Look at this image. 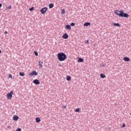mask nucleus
I'll list each match as a JSON object with an SVG mask.
<instances>
[{
	"label": "nucleus",
	"mask_w": 131,
	"mask_h": 131,
	"mask_svg": "<svg viewBox=\"0 0 131 131\" xmlns=\"http://www.w3.org/2000/svg\"><path fill=\"white\" fill-rule=\"evenodd\" d=\"M57 58L60 62L65 61L67 59V56L63 52H60L57 54Z\"/></svg>",
	"instance_id": "2"
},
{
	"label": "nucleus",
	"mask_w": 131,
	"mask_h": 131,
	"mask_svg": "<svg viewBox=\"0 0 131 131\" xmlns=\"http://www.w3.org/2000/svg\"><path fill=\"white\" fill-rule=\"evenodd\" d=\"M62 109H66V106H63L62 107Z\"/></svg>",
	"instance_id": "28"
},
{
	"label": "nucleus",
	"mask_w": 131,
	"mask_h": 131,
	"mask_svg": "<svg viewBox=\"0 0 131 131\" xmlns=\"http://www.w3.org/2000/svg\"><path fill=\"white\" fill-rule=\"evenodd\" d=\"M123 60L125 61V62H129V61H130V59L127 57H124L123 58Z\"/></svg>",
	"instance_id": "6"
},
{
	"label": "nucleus",
	"mask_w": 131,
	"mask_h": 131,
	"mask_svg": "<svg viewBox=\"0 0 131 131\" xmlns=\"http://www.w3.org/2000/svg\"><path fill=\"white\" fill-rule=\"evenodd\" d=\"M5 34H8V31H6L5 32H4Z\"/></svg>",
	"instance_id": "30"
},
{
	"label": "nucleus",
	"mask_w": 131,
	"mask_h": 131,
	"mask_svg": "<svg viewBox=\"0 0 131 131\" xmlns=\"http://www.w3.org/2000/svg\"><path fill=\"white\" fill-rule=\"evenodd\" d=\"M36 122L38 123L39 122H40V118L39 117H37L35 118Z\"/></svg>",
	"instance_id": "12"
},
{
	"label": "nucleus",
	"mask_w": 131,
	"mask_h": 131,
	"mask_svg": "<svg viewBox=\"0 0 131 131\" xmlns=\"http://www.w3.org/2000/svg\"><path fill=\"white\" fill-rule=\"evenodd\" d=\"M113 25H114V26H117V27H120V24H119V23H113Z\"/></svg>",
	"instance_id": "11"
},
{
	"label": "nucleus",
	"mask_w": 131,
	"mask_h": 131,
	"mask_svg": "<svg viewBox=\"0 0 131 131\" xmlns=\"http://www.w3.org/2000/svg\"><path fill=\"white\" fill-rule=\"evenodd\" d=\"M49 8L50 9H52V8H54V4H50L49 5Z\"/></svg>",
	"instance_id": "20"
},
{
	"label": "nucleus",
	"mask_w": 131,
	"mask_h": 131,
	"mask_svg": "<svg viewBox=\"0 0 131 131\" xmlns=\"http://www.w3.org/2000/svg\"><path fill=\"white\" fill-rule=\"evenodd\" d=\"M8 77H9V78H12L13 76L11 74H9Z\"/></svg>",
	"instance_id": "26"
},
{
	"label": "nucleus",
	"mask_w": 131,
	"mask_h": 131,
	"mask_svg": "<svg viewBox=\"0 0 131 131\" xmlns=\"http://www.w3.org/2000/svg\"><path fill=\"white\" fill-rule=\"evenodd\" d=\"M62 38H64V39H67L68 38V34L67 33H65L62 35Z\"/></svg>",
	"instance_id": "9"
},
{
	"label": "nucleus",
	"mask_w": 131,
	"mask_h": 131,
	"mask_svg": "<svg viewBox=\"0 0 131 131\" xmlns=\"http://www.w3.org/2000/svg\"><path fill=\"white\" fill-rule=\"evenodd\" d=\"M47 11H48V8L44 7L40 9V12L42 14H45V13L47 12Z\"/></svg>",
	"instance_id": "3"
},
{
	"label": "nucleus",
	"mask_w": 131,
	"mask_h": 131,
	"mask_svg": "<svg viewBox=\"0 0 131 131\" xmlns=\"http://www.w3.org/2000/svg\"><path fill=\"white\" fill-rule=\"evenodd\" d=\"M78 63L81 62H83V59L81 58H78Z\"/></svg>",
	"instance_id": "15"
},
{
	"label": "nucleus",
	"mask_w": 131,
	"mask_h": 131,
	"mask_svg": "<svg viewBox=\"0 0 131 131\" xmlns=\"http://www.w3.org/2000/svg\"><path fill=\"white\" fill-rule=\"evenodd\" d=\"M7 127L8 128H10V126H7Z\"/></svg>",
	"instance_id": "35"
},
{
	"label": "nucleus",
	"mask_w": 131,
	"mask_h": 131,
	"mask_svg": "<svg viewBox=\"0 0 131 131\" xmlns=\"http://www.w3.org/2000/svg\"><path fill=\"white\" fill-rule=\"evenodd\" d=\"M67 80H68V81H70V80H71V77H70V76H67Z\"/></svg>",
	"instance_id": "18"
},
{
	"label": "nucleus",
	"mask_w": 131,
	"mask_h": 131,
	"mask_svg": "<svg viewBox=\"0 0 131 131\" xmlns=\"http://www.w3.org/2000/svg\"><path fill=\"white\" fill-rule=\"evenodd\" d=\"M0 28H1V27H0Z\"/></svg>",
	"instance_id": "36"
},
{
	"label": "nucleus",
	"mask_w": 131,
	"mask_h": 131,
	"mask_svg": "<svg viewBox=\"0 0 131 131\" xmlns=\"http://www.w3.org/2000/svg\"><path fill=\"white\" fill-rule=\"evenodd\" d=\"M122 127H125V125L124 124H123L122 125Z\"/></svg>",
	"instance_id": "29"
},
{
	"label": "nucleus",
	"mask_w": 131,
	"mask_h": 131,
	"mask_svg": "<svg viewBox=\"0 0 131 131\" xmlns=\"http://www.w3.org/2000/svg\"><path fill=\"white\" fill-rule=\"evenodd\" d=\"M16 131H21V128H18L17 129H16Z\"/></svg>",
	"instance_id": "27"
},
{
	"label": "nucleus",
	"mask_w": 131,
	"mask_h": 131,
	"mask_svg": "<svg viewBox=\"0 0 131 131\" xmlns=\"http://www.w3.org/2000/svg\"><path fill=\"white\" fill-rule=\"evenodd\" d=\"M2 7H3V4H2L1 3H0V8H2Z\"/></svg>",
	"instance_id": "32"
},
{
	"label": "nucleus",
	"mask_w": 131,
	"mask_h": 131,
	"mask_svg": "<svg viewBox=\"0 0 131 131\" xmlns=\"http://www.w3.org/2000/svg\"><path fill=\"white\" fill-rule=\"evenodd\" d=\"M80 110L81 109L80 108H77L75 110V112H80Z\"/></svg>",
	"instance_id": "21"
},
{
	"label": "nucleus",
	"mask_w": 131,
	"mask_h": 131,
	"mask_svg": "<svg viewBox=\"0 0 131 131\" xmlns=\"http://www.w3.org/2000/svg\"><path fill=\"white\" fill-rule=\"evenodd\" d=\"M19 74L20 76H24L25 75V73H24V72H20Z\"/></svg>",
	"instance_id": "19"
},
{
	"label": "nucleus",
	"mask_w": 131,
	"mask_h": 131,
	"mask_svg": "<svg viewBox=\"0 0 131 131\" xmlns=\"http://www.w3.org/2000/svg\"><path fill=\"white\" fill-rule=\"evenodd\" d=\"M85 43H89V40H87L86 41H85Z\"/></svg>",
	"instance_id": "31"
},
{
	"label": "nucleus",
	"mask_w": 131,
	"mask_h": 131,
	"mask_svg": "<svg viewBox=\"0 0 131 131\" xmlns=\"http://www.w3.org/2000/svg\"><path fill=\"white\" fill-rule=\"evenodd\" d=\"M34 54L35 55V56H38V53H37L36 51H34Z\"/></svg>",
	"instance_id": "23"
},
{
	"label": "nucleus",
	"mask_w": 131,
	"mask_h": 131,
	"mask_svg": "<svg viewBox=\"0 0 131 131\" xmlns=\"http://www.w3.org/2000/svg\"><path fill=\"white\" fill-rule=\"evenodd\" d=\"M71 26H75V24L74 23H72L70 24Z\"/></svg>",
	"instance_id": "24"
},
{
	"label": "nucleus",
	"mask_w": 131,
	"mask_h": 131,
	"mask_svg": "<svg viewBox=\"0 0 131 131\" xmlns=\"http://www.w3.org/2000/svg\"><path fill=\"white\" fill-rule=\"evenodd\" d=\"M42 64H43V62L39 61V66L40 68H42Z\"/></svg>",
	"instance_id": "13"
},
{
	"label": "nucleus",
	"mask_w": 131,
	"mask_h": 131,
	"mask_svg": "<svg viewBox=\"0 0 131 131\" xmlns=\"http://www.w3.org/2000/svg\"><path fill=\"white\" fill-rule=\"evenodd\" d=\"M115 14L117 15V16H119V17H124L125 18H128L129 17V15L127 13H124L123 10H115L114 11Z\"/></svg>",
	"instance_id": "1"
},
{
	"label": "nucleus",
	"mask_w": 131,
	"mask_h": 131,
	"mask_svg": "<svg viewBox=\"0 0 131 131\" xmlns=\"http://www.w3.org/2000/svg\"><path fill=\"white\" fill-rule=\"evenodd\" d=\"M33 83H34L35 84H39L40 82L37 79H35L33 80Z\"/></svg>",
	"instance_id": "7"
},
{
	"label": "nucleus",
	"mask_w": 131,
	"mask_h": 131,
	"mask_svg": "<svg viewBox=\"0 0 131 131\" xmlns=\"http://www.w3.org/2000/svg\"><path fill=\"white\" fill-rule=\"evenodd\" d=\"M61 13H62V14H65V10H64V9L62 10Z\"/></svg>",
	"instance_id": "25"
},
{
	"label": "nucleus",
	"mask_w": 131,
	"mask_h": 131,
	"mask_svg": "<svg viewBox=\"0 0 131 131\" xmlns=\"http://www.w3.org/2000/svg\"><path fill=\"white\" fill-rule=\"evenodd\" d=\"M0 54H2V50H0Z\"/></svg>",
	"instance_id": "34"
},
{
	"label": "nucleus",
	"mask_w": 131,
	"mask_h": 131,
	"mask_svg": "<svg viewBox=\"0 0 131 131\" xmlns=\"http://www.w3.org/2000/svg\"><path fill=\"white\" fill-rule=\"evenodd\" d=\"M66 29H68V30H71V26L69 25H67L65 26Z\"/></svg>",
	"instance_id": "10"
},
{
	"label": "nucleus",
	"mask_w": 131,
	"mask_h": 131,
	"mask_svg": "<svg viewBox=\"0 0 131 131\" xmlns=\"http://www.w3.org/2000/svg\"><path fill=\"white\" fill-rule=\"evenodd\" d=\"M100 76L101 78H105L106 75H104V74H100Z\"/></svg>",
	"instance_id": "14"
},
{
	"label": "nucleus",
	"mask_w": 131,
	"mask_h": 131,
	"mask_svg": "<svg viewBox=\"0 0 131 131\" xmlns=\"http://www.w3.org/2000/svg\"><path fill=\"white\" fill-rule=\"evenodd\" d=\"M29 11H32L34 10V7H31V8H29Z\"/></svg>",
	"instance_id": "22"
},
{
	"label": "nucleus",
	"mask_w": 131,
	"mask_h": 131,
	"mask_svg": "<svg viewBox=\"0 0 131 131\" xmlns=\"http://www.w3.org/2000/svg\"><path fill=\"white\" fill-rule=\"evenodd\" d=\"M13 119L15 121H17V120H18V119H19V117H18V116L17 115H14L13 117Z\"/></svg>",
	"instance_id": "8"
},
{
	"label": "nucleus",
	"mask_w": 131,
	"mask_h": 131,
	"mask_svg": "<svg viewBox=\"0 0 131 131\" xmlns=\"http://www.w3.org/2000/svg\"><path fill=\"white\" fill-rule=\"evenodd\" d=\"M58 66H59V67H61V64H59Z\"/></svg>",
	"instance_id": "33"
},
{
	"label": "nucleus",
	"mask_w": 131,
	"mask_h": 131,
	"mask_svg": "<svg viewBox=\"0 0 131 131\" xmlns=\"http://www.w3.org/2000/svg\"><path fill=\"white\" fill-rule=\"evenodd\" d=\"M37 74H38V73H37V72H36V71H32L29 73L30 76H33V75H35V76H36Z\"/></svg>",
	"instance_id": "4"
},
{
	"label": "nucleus",
	"mask_w": 131,
	"mask_h": 131,
	"mask_svg": "<svg viewBox=\"0 0 131 131\" xmlns=\"http://www.w3.org/2000/svg\"><path fill=\"white\" fill-rule=\"evenodd\" d=\"M13 91H11L9 93L7 94V99H12V95H13Z\"/></svg>",
	"instance_id": "5"
},
{
	"label": "nucleus",
	"mask_w": 131,
	"mask_h": 131,
	"mask_svg": "<svg viewBox=\"0 0 131 131\" xmlns=\"http://www.w3.org/2000/svg\"><path fill=\"white\" fill-rule=\"evenodd\" d=\"M11 9H12V5H9L6 8V10H11Z\"/></svg>",
	"instance_id": "16"
},
{
	"label": "nucleus",
	"mask_w": 131,
	"mask_h": 131,
	"mask_svg": "<svg viewBox=\"0 0 131 131\" xmlns=\"http://www.w3.org/2000/svg\"><path fill=\"white\" fill-rule=\"evenodd\" d=\"M91 25V23H86L84 24V26L86 27V26H90Z\"/></svg>",
	"instance_id": "17"
}]
</instances>
